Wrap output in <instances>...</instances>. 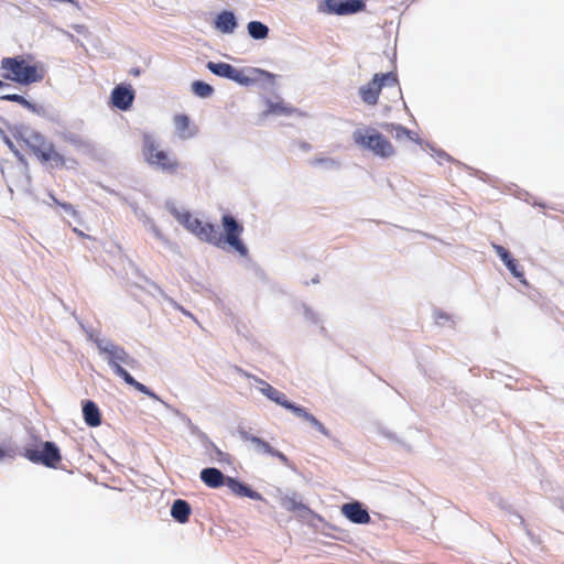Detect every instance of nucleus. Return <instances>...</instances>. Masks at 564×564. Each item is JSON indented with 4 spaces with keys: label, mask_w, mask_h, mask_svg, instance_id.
Segmentation results:
<instances>
[{
    "label": "nucleus",
    "mask_w": 564,
    "mask_h": 564,
    "mask_svg": "<svg viewBox=\"0 0 564 564\" xmlns=\"http://www.w3.org/2000/svg\"><path fill=\"white\" fill-rule=\"evenodd\" d=\"M99 349L102 354L107 355V361L109 366L112 368L113 372L122 378L124 382L131 387H133L139 392L149 395L150 398H156L155 393L152 392L148 387L143 383L137 381L122 366L124 364L131 368H134L138 362L134 358H132L124 348L115 345L107 344L106 346H99Z\"/></svg>",
    "instance_id": "obj_3"
},
{
    "label": "nucleus",
    "mask_w": 564,
    "mask_h": 564,
    "mask_svg": "<svg viewBox=\"0 0 564 564\" xmlns=\"http://www.w3.org/2000/svg\"><path fill=\"white\" fill-rule=\"evenodd\" d=\"M7 144L10 149H13V143L7 138Z\"/></svg>",
    "instance_id": "obj_34"
},
{
    "label": "nucleus",
    "mask_w": 564,
    "mask_h": 564,
    "mask_svg": "<svg viewBox=\"0 0 564 564\" xmlns=\"http://www.w3.org/2000/svg\"><path fill=\"white\" fill-rule=\"evenodd\" d=\"M142 153L145 161L163 172L173 174L180 167L177 158L167 151L161 150L150 134L143 135Z\"/></svg>",
    "instance_id": "obj_6"
},
{
    "label": "nucleus",
    "mask_w": 564,
    "mask_h": 564,
    "mask_svg": "<svg viewBox=\"0 0 564 564\" xmlns=\"http://www.w3.org/2000/svg\"><path fill=\"white\" fill-rule=\"evenodd\" d=\"M4 82L0 79V88L4 87Z\"/></svg>",
    "instance_id": "obj_35"
},
{
    "label": "nucleus",
    "mask_w": 564,
    "mask_h": 564,
    "mask_svg": "<svg viewBox=\"0 0 564 564\" xmlns=\"http://www.w3.org/2000/svg\"><path fill=\"white\" fill-rule=\"evenodd\" d=\"M200 479L209 488H219L226 486L227 476L217 468L208 467L200 471Z\"/></svg>",
    "instance_id": "obj_17"
},
{
    "label": "nucleus",
    "mask_w": 564,
    "mask_h": 564,
    "mask_svg": "<svg viewBox=\"0 0 564 564\" xmlns=\"http://www.w3.org/2000/svg\"><path fill=\"white\" fill-rule=\"evenodd\" d=\"M247 29H248L250 36L256 40H263L269 34L268 26L259 21L249 22Z\"/></svg>",
    "instance_id": "obj_21"
},
{
    "label": "nucleus",
    "mask_w": 564,
    "mask_h": 564,
    "mask_svg": "<svg viewBox=\"0 0 564 564\" xmlns=\"http://www.w3.org/2000/svg\"><path fill=\"white\" fill-rule=\"evenodd\" d=\"M381 127L387 132L392 133L393 138L398 142H405V141L416 142L419 140L417 134L414 131L409 130L408 128H405L401 124L386 122Z\"/></svg>",
    "instance_id": "obj_16"
},
{
    "label": "nucleus",
    "mask_w": 564,
    "mask_h": 564,
    "mask_svg": "<svg viewBox=\"0 0 564 564\" xmlns=\"http://www.w3.org/2000/svg\"><path fill=\"white\" fill-rule=\"evenodd\" d=\"M207 68L215 75L231 79L241 85H248L251 79L245 75L243 70L235 68L232 65L224 62H208Z\"/></svg>",
    "instance_id": "obj_10"
},
{
    "label": "nucleus",
    "mask_w": 564,
    "mask_h": 564,
    "mask_svg": "<svg viewBox=\"0 0 564 564\" xmlns=\"http://www.w3.org/2000/svg\"><path fill=\"white\" fill-rule=\"evenodd\" d=\"M226 487H228L230 491L238 497H248L253 500L263 499L261 494L252 490L249 486L232 477H227Z\"/></svg>",
    "instance_id": "obj_15"
},
{
    "label": "nucleus",
    "mask_w": 564,
    "mask_h": 564,
    "mask_svg": "<svg viewBox=\"0 0 564 564\" xmlns=\"http://www.w3.org/2000/svg\"><path fill=\"white\" fill-rule=\"evenodd\" d=\"M261 384H262V388H261V392L268 398L270 399L271 401L274 400V398L276 395H279V390L273 388L271 384H269L268 382L261 380L260 381Z\"/></svg>",
    "instance_id": "obj_25"
},
{
    "label": "nucleus",
    "mask_w": 564,
    "mask_h": 564,
    "mask_svg": "<svg viewBox=\"0 0 564 564\" xmlns=\"http://www.w3.org/2000/svg\"><path fill=\"white\" fill-rule=\"evenodd\" d=\"M192 89L196 96L202 98H207L214 93V88L209 84L202 80L194 82L192 84Z\"/></svg>",
    "instance_id": "obj_22"
},
{
    "label": "nucleus",
    "mask_w": 564,
    "mask_h": 564,
    "mask_svg": "<svg viewBox=\"0 0 564 564\" xmlns=\"http://www.w3.org/2000/svg\"><path fill=\"white\" fill-rule=\"evenodd\" d=\"M23 456L34 464L50 468H56L62 460L59 448L53 442H42L35 447H25Z\"/></svg>",
    "instance_id": "obj_8"
},
{
    "label": "nucleus",
    "mask_w": 564,
    "mask_h": 564,
    "mask_svg": "<svg viewBox=\"0 0 564 564\" xmlns=\"http://www.w3.org/2000/svg\"><path fill=\"white\" fill-rule=\"evenodd\" d=\"M172 214L181 225L202 241L208 242L224 250L235 251L240 257H248V248L241 239L243 226L231 215L225 214L221 217L224 234H220L215 225L202 221L187 210L180 212L174 209Z\"/></svg>",
    "instance_id": "obj_1"
},
{
    "label": "nucleus",
    "mask_w": 564,
    "mask_h": 564,
    "mask_svg": "<svg viewBox=\"0 0 564 564\" xmlns=\"http://www.w3.org/2000/svg\"><path fill=\"white\" fill-rule=\"evenodd\" d=\"M134 100V90L130 85H117L110 95L111 105L122 111L131 108Z\"/></svg>",
    "instance_id": "obj_11"
},
{
    "label": "nucleus",
    "mask_w": 564,
    "mask_h": 564,
    "mask_svg": "<svg viewBox=\"0 0 564 564\" xmlns=\"http://www.w3.org/2000/svg\"><path fill=\"white\" fill-rule=\"evenodd\" d=\"M0 69L3 79L24 86L42 82L45 77V68L32 54L3 57Z\"/></svg>",
    "instance_id": "obj_2"
},
{
    "label": "nucleus",
    "mask_w": 564,
    "mask_h": 564,
    "mask_svg": "<svg viewBox=\"0 0 564 564\" xmlns=\"http://www.w3.org/2000/svg\"><path fill=\"white\" fill-rule=\"evenodd\" d=\"M384 87L395 89L398 94L401 93L395 73L388 72L375 74L373 78L369 83L359 88V96L366 105L376 106L379 100V95Z\"/></svg>",
    "instance_id": "obj_7"
},
{
    "label": "nucleus",
    "mask_w": 564,
    "mask_h": 564,
    "mask_svg": "<svg viewBox=\"0 0 564 564\" xmlns=\"http://www.w3.org/2000/svg\"><path fill=\"white\" fill-rule=\"evenodd\" d=\"M236 26L237 22L232 12L223 11L220 14H218L216 20V28L218 30L224 33H231Z\"/></svg>",
    "instance_id": "obj_20"
},
{
    "label": "nucleus",
    "mask_w": 564,
    "mask_h": 564,
    "mask_svg": "<svg viewBox=\"0 0 564 564\" xmlns=\"http://www.w3.org/2000/svg\"><path fill=\"white\" fill-rule=\"evenodd\" d=\"M273 402H275L276 404H280L281 406L285 408L286 410L292 411L295 415L310 422L323 435H325L327 437L330 436L329 431L325 427V425L321 421H318L313 414L307 412V410L305 408L290 402L283 392L279 391V395H276L274 398Z\"/></svg>",
    "instance_id": "obj_9"
},
{
    "label": "nucleus",
    "mask_w": 564,
    "mask_h": 564,
    "mask_svg": "<svg viewBox=\"0 0 564 564\" xmlns=\"http://www.w3.org/2000/svg\"><path fill=\"white\" fill-rule=\"evenodd\" d=\"M294 111V109L286 107L282 104H275L271 105L270 112L275 115H291Z\"/></svg>",
    "instance_id": "obj_26"
},
{
    "label": "nucleus",
    "mask_w": 564,
    "mask_h": 564,
    "mask_svg": "<svg viewBox=\"0 0 564 564\" xmlns=\"http://www.w3.org/2000/svg\"><path fill=\"white\" fill-rule=\"evenodd\" d=\"M271 456L276 457L282 464L289 465V458L282 452L274 449Z\"/></svg>",
    "instance_id": "obj_31"
},
{
    "label": "nucleus",
    "mask_w": 564,
    "mask_h": 564,
    "mask_svg": "<svg viewBox=\"0 0 564 564\" xmlns=\"http://www.w3.org/2000/svg\"><path fill=\"white\" fill-rule=\"evenodd\" d=\"M62 139L65 142L72 144L74 147H77V148H82V147L86 145L84 139L78 133H75V132H64L62 134Z\"/></svg>",
    "instance_id": "obj_23"
},
{
    "label": "nucleus",
    "mask_w": 564,
    "mask_h": 564,
    "mask_svg": "<svg viewBox=\"0 0 564 564\" xmlns=\"http://www.w3.org/2000/svg\"><path fill=\"white\" fill-rule=\"evenodd\" d=\"M54 202L59 205L66 213L70 214L72 216L76 217L78 215L77 210L74 208V206L69 203H61L57 199H54Z\"/></svg>",
    "instance_id": "obj_30"
},
{
    "label": "nucleus",
    "mask_w": 564,
    "mask_h": 564,
    "mask_svg": "<svg viewBox=\"0 0 564 564\" xmlns=\"http://www.w3.org/2000/svg\"><path fill=\"white\" fill-rule=\"evenodd\" d=\"M177 135L183 139H191L197 133V127L192 124L187 115L178 113L173 118Z\"/></svg>",
    "instance_id": "obj_14"
},
{
    "label": "nucleus",
    "mask_w": 564,
    "mask_h": 564,
    "mask_svg": "<svg viewBox=\"0 0 564 564\" xmlns=\"http://www.w3.org/2000/svg\"><path fill=\"white\" fill-rule=\"evenodd\" d=\"M352 140L356 145L379 158H390L395 153L394 147L388 138L371 127L356 129L352 132Z\"/></svg>",
    "instance_id": "obj_5"
},
{
    "label": "nucleus",
    "mask_w": 564,
    "mask_h": 564,
    "mask_svg": "<svg viewBox=\"0 0 564 564\" xmlns=\"http://www.w3.org/2000/svg\"><path fill=\"white\" fill-rule=\"evenodd\" d=\"M341 513L352 523L367 524L371 518L367 509L360 502H349L341 507Z\"/></svg>",
    "instance_id": "obj_13"
},
{
    "label": "nucleus",
    "mask_w": 564,
    "mask_h": 564,
    "mask_svg": "<svg viewBox=\"0 0 564 564\" xmlns=\"http://www.w3.org/2000/svg\"><path fill=\"white\" fill-rule=\"evenodd\" d=\"M6 451L2 447H0V460H2L6 457Z\"/></svg>",
    "instance_id": "obj_33"
},
{
    "label": "nucleus",
    "mask_w": 564,
    "mask_h": 564,
    "mask_svg": "<svg viewBox=\"0 0 564 564\" xmlns=\"http://www.w3.org/2000/svg\"><path fill=\"white\" fill-rule=\"evenodd\" d=\"M325 4L330 13L338 15L354 14L366 9L362 0H326Z\"/></svg>",
    "instance_id": "obj_12"
},
{
    "label": "nucleus",
    "mask_w": 564,
    "mask_h": 564,
    "mask_svg": "<svg viewBox=\"0 0 564 564\" xmlns=\"http://www.w3.org/2000/svg\"><path fill=\"white\" fill-rule=\"evenodd\" d=\"M3 100L14 101L22 106H29V101L21 95L11 94V95H4L1 97Z\"/></svg>",
    "instance_id": "obj_28"
},
{
    "label": "nucleus",
    "mask_w": 564,
    "mask_h": 564,
    "mask_svg": "<svg viewBox=\"0 0 564 564\" xmlns=\"http://www.w3.org/2000/svg\"><path fill=\"white\" fill-rule=\"evenodd\" d=\"M249 442H251L259 451H262L265 454L271 455L274 451V448L265 441L257 437V436H249L247 438Z\"/></svg>",
    "instance_id": "obj_24"
},
{
    "label": "nucleus",
    "mask_w": 564,
    "mask_h": 564,
    "mask_svg": "<svg viewBox=\"0 0 564 564\" xmlns=\"http://www.w3.org/2000/svg\"><path fill=\"white\" fill-rule=\"evenodd\" d=\"M83 414L87 425L96 427L101 424L100 411L95 402L90 400L85 401L83 405Z\"/></svg>",
    "instance_id": "obj_18"
},
{
    "label": "nucleus",
    "mask_w": 564,
    "mask_h": 564,
    "mask_svg": "<svg viewBox=\"0 0 564 564\" xmlns=\"http://www.w3.org/2000/svg\"><path fill=\"white\" fill-rule=\"evenodd\" d=\"M492 248L496 251V253L499 256V258L503 261V263H506L508 260H510L512 258L511 254L509 253V251L505 247H502L500 245H492Z\"/></svg>",
    "instance_id": "obj_27"
},
{
    "label": "nucleus",
    "mask_w": 564,
    "mask_h": 564,
    "mask_svg": "<svg viewBox=\"0 0 564 564\" xmlns=\"http://www.w3.org/2000/svg\"><path fill=\"white\" fill-rule=\"evenodd\" d=\"M73 231L80 238H88L90 239L89 235H86L84 231L79 230L78 228H73Z\"/></svg>",
    "instance_id": "obj_32"
},
{
    "label": "nucleus",
    "mask_w": 564,
    "mask_h": 564,
    "mask_svg": "<svg viewBox=\"0 0 564 564\" xmlns=\"http://www.w3.org/2000/svg\"><path fill=\"white\" fill-rule=\"evenodd\" d=\"M171 516L180 523L187 522L191 516L189 503L183 499L175 500L171 508Z\"/></svg>",
    "instance_id": "obj_19"
},
{
    "label": "nucleus",
    "mask_w": 564,
    "mask_h": 564,
    "mask_svg": "<svg viewBox=\"0 0 564 564\" xmlns=\"http://www.w3.org/2000/svg\"><path fill=\"white\" fill-rule=\"evenodd\" d=\"M505 264L514 276L520 278L522 275V273L518 271V262L516 259L511 258Z\"/></svg>",
    "instance_id": "obj_29"
},
{
    "label": "nucleus",
    "mask_w": 564,
    "mask_h": 564,
    "mask_svg": "<svg viewBox=\"0 0 564 564\" xmlns=\"http://www.w3.org/2000/svg\"><path fill=\"white\" fill-rule=\"evenodd\" d=\"M15 138L22 141L41 163H52V165L56 167L65 166V158L56 151L54 144L40 132L25 130L20 132Z\"/></svg>",
    "instance_id": "obj_4"
}]
</instances>
